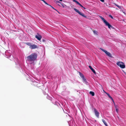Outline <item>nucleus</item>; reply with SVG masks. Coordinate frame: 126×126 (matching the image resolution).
Segmentation results:
<instances>
[{
  "instance_id": "nucleus-16",
  "label": "nucleus",
  "mask_w": 126,
  "mask_h": 126,
  "mask_svg": "<svg viewBox=\"0 0 126 126\" xmlns=\"http://www.w3.org/2000/svg\"><path fill=\"white\" fill-rule=\"evenodd\" d=\"M114 4L116 5L117 7L119 9H121V7L119 6V5L117 4H116V3H114Z\"/></svg>"
},
{
  "instance_id": "nucleus-25",
  "label": "nucleus",
  "mask_w": 126,
  "mask_h": 126,
  "mask_svg": "<svg viewBox=\"0 0 126 126\" xmlns=\"http://www.w3.org/2000/svg\"><path fill=\"white\" fill-rule=\"evenodd\" d=\"M110 98L112 100V101H113V99L112 98V97L110 96Z\"/></svg>"
},
{
  "instance_id": "nucleus-11",
  "label": "nucleus",
  "mask_w": 126,
  "mask_h": 126,
  "mask_svg": "<svg viewBox=\"0 0 126 126\" xmlns=\"http://www.w3.org/2000/svg\"><path fill=\"white\" fill-rule=\"evenodd\" d=\"M93 32L94 34V35H98V33L97 31L95 30H94L93 31Z\"/></svg>"
},
{
  "instance_id": "nucleus-18",
  "label": "nucleus",
  "mask_w": 126,
  "mask_h": 126,
  "mask_svg": "<svg viewBox=\"0 0 126 126\" xmlns=\"http://www.w3.org/2000/svg\"><path fill=\"white\" fill-rule=\"evenodd\" d=\"M61 2L58 1H56V3L58 5V4H60L61 3Z\"/></svg>"
},
{
  "instance_id": "nucleus-22",
  "label": "nucleus",
  "mask_w": 126,
  "mask_h": 126,
  "mask_svg": "<svg viewBox=\"0 0 126 126\" xmlns=\"http://www.w3.org/2000/svg\"><path fill=\"white\" fill-rule=\"evenodd\" d=\"M109 16L112 19H113V17L111 15H109Z\"/></svg>"
},
{
  "instance_id": "nucleus-2",
  "label": "nucleus",
  "mask_w": 126,
  "mask_h": 126,
  "mask_svg": "<svg viewBox=\"0 0 126 126\" xmlns=\"http://www.w3.org/2000/svg\"><path fill=\"white\" fill-rule=\"evenodd\" d=\"M99 17L105 24L106 25L108 26V28L109 29H110L111 28L112 29H114V27L110 24V23L102 17L101 16H100Z\"/></svg>"
},
{
  "instance_id": "nucleus-24",
  "label": "nucleus",
  "mask_w": 126,
  "mask_h": 126,
  "mask_svg": "<svg viewBox=\"0 0 126 126\" xmlns=\"http://www.w3.org/2000/svg\"><path fill=\"white\" fill-rule=\"evenodd\" d=\"M116 112H118V110L116 108Z\"/></svg>"
},
{
  "instance_id": "nucleus-5",
  "label": "nucleus",
  "mask_w": 126,
  "mask_h": 126,
  "mask_svg": "<svg viewBox=\"0 0 126 126\" xmlns=\"http://www.w3.org/2000/svg\"><path fill=\"white\" fill-rule=\"evenodd\" d=\"M74 10L76 12L78 13L79 15H80L81 16H82L86 18L87 17L83 13H81L76 8H74Z\"/></svg>"
},
{
  "instance_id": "nucleus-8",
  "label": "nucleus",
  "mask_w": 126,
  "mask_h": 126,
  "mask_svg": "<svg viewBox=\"0 0 126 126\" xmlns=\"http://www.w3.org/2000/svg\"><path fill=\"white\" fill-rule=\"evenodd\" d=\"M35 37L37 38L38 40H40L42 37L40 35L38 34L37 35H36L35 36Z\"/></svg>"
},
{
  "instance_id": "nucleus-27",
  "label": "nucleus",
  "mask_w": 126,
  "mask_h": 126,
  "mask_svg": "<svg viewBox=\"0 0 126 126\" xmlns=\"http://www.w3.org/2000/svg\"><path fill=\"white\" fill-rule=\"evenodd\" d=\"M102 2H104V0H100Z\"/></svg>"
},
{
  "instance_id": "nucleus-12",
  "label": "nucleus",
  "mask_w": 126,
  "mask_h": 126,
  "mask_svg": "<svg viewBox=\"0 0 126 126\" xmlns=\"http://www.w3.org/2000/svg\"><path fill=\"white\" fill-rule=\"evenodd\" d=\"M102 120L106 126H108L106 122L104 120L102 119Z\"/></svg>"
},
{
  "instance_id": "nucleus-29",
  "label": "nucleus",
  "mask_w": 126,
  "mask_h": 126,
  "mask_svg": "<svg viewBox=\"0 0 126 126\" xmlns=\"http://www.w3.org/2000/svg\"><path fill=\"white\" fill-rule=\"evenodd\" d=\"M59 0L61 1H62V0Z\"/></svg>"
},
{
  "instance_id": "nucleus-7",
  "label": "nucleus",
  "mask_w": 126,
  "mask_h": 126,
  "mask_svg": "<svg viewBox=\"0 0 126 126\" xmlns=\"http://www.w3.org/2000/svg\"><path fill=\"white\" fill-rule=\"evenodd\" d=\"M31 49H33L37 48H38V47L36 45H31V47H29Z\"/></svg>"
},
{
  "instance_id": "nucleus-26",
  "label": "nucleus",
  "mask_w": 126,
  "mask_h": 126,
  "mask_svg": "<svg viewBox=\"0 0 126 126\" xmlns=\"http://www.w3.org/2000/svg\"><path fill=\"white\" fill-rule=\"evenodd\" d=\"M110 98L112 100V101H113V99L112 98V97L110 96Z\"/></svg>"
},
{
  "instance_id": "nucleus-14",
  "label": "nucleus",
  "mask_w": 126,
  "mask_h": 126,
  "mask_svg": "<svg viewBox=\"0 0 126 126\" xmlns=\"http://www.w3.org/2000/svg\"><path fill=\"white\" fill-rule=\"evenodd\" d=\"M89 94L92 96H94V92L92 91H90L89 92Z\"/></svg>"
},
{
  "instance_id": "nucleus-15",
  "label": "nucleus",
  "mask_w": 126,
  "mask_h": 126,
  "mask_svg": "<svg viewBox=\"0 0 126 126\" xmlns=\"http://www.w3.org/2000/svg\"><path fill=\"white\" fill-rule=\"evenodd\" d=\"M26 44L27 45L29 46L30 47H31V43L29 42L26 43Z\"/></svg>"
},
{
  "instance_id": "nucleus-28",
  "label": "nucleus",
  "mask_w": 126,
  "mask_h": 126,
  "mask_svg": "<svg viewBox=\"0 0 126 126\" xmlns=\"http://www.w3.org/2000/svg\"><path fill=\"white\" fill-rule=\"evenodd\" d=\"M56 11H57L59 13V12L57 10H56V9H54Z\"/></svg>"
},
{
  "instance_id": "nucleus-30",
  "label": "nucleus",
  "mask_w": 126,
  "mask_h": 126,
  "mask_svg": "<svg viewBox=\"0 0 126 126\" xmlns=\"http://www.w3.org/2000/svg\"><path fill=\"white\" fill-rule=\"evenodd\" d=\"M113 101V102L114 103V100H113V101Z\"/></svg>"
},
{
  "instance_id": "nucleus-1",
  "label": "nucleus",
  "mask_w": 126,
  "mask_h": 126,
  "mask_svg": "<svg viewBox=\"0 0 126 126\" xmlns=\"http://www.w3.org/2000/svg\"><path fill=\"white\" fill-rule=\"evenodd\" d=\"M37 56V54L36 53H33L27 57V60L31 62L34 61L36 59Z\"/></svg>"
},
{
  "instance_id": "nucleus-6",
  "label": "nucleus",
  "mask_w": 126,
  "mask_h": 126,
  "mask_svg": "<svg viewBox=\"0 0 126 126\" xmlns=\"http://www.w3.org/2000/svg\"><path fill=\"white\" fill-rule=\"evenodd\" d=\"M94 111L95 116L97 118H99V113L98 111L95 108L94 109Z\"/></svg>"
},
{
  "instance_id": "nucleus-13",
  "label": "nucleus",
  "mask_w": 126,
  "mask_h": 126,
  "mask_svg": "<svg viewBox=\"0 0 126 126\" xmlns=\"http://www.w3.org/2000/svg\"><path fill=\"white\" fill-rule=\"evenodd\" d=\"M79 73L80 77L81 78H83V77H84V75L82 73L80 72H79Z\"/></svg>"
},
{
  "instance_id": "nucleus-4",
  "label": "nucleus",
  "mask_w": 126,
  "mask_h": 126,
  "mask_svg": "<svg viewBox=\"0 0 126 126\" xmlns=\"http://www.w3.org/2000/svg\"><path fill=\"white\" fill-rule=\"evenodd\" d=\"M100 49L102 51L104 52L105 53V54L107 55L108 56L111 58H112V56L111 54L109 52H107L106 50H104L102 48H100Z\"/></svg>"
},
{
  "instance_id": "nucleus-19",
  "label": "nucleus",
  "mask_w": 126,
  "mask_h": 126,
  "mask_svg": "<svg viewBox=\"0 0 126 126\" xmlns=\"http://www.w3.org/2000/svg\"><path fill=\"white\" fill-rule=\"evenodd\" d=\"M84 81L85 82L86 81V79L84 78V77H83V78H82Z\"/></svg>"
},
{
  "instance_id": "nucleus-21",
  "label": "nucleus",
  "mask_w": 126,
  "mask_h": 126,
  "mask_svg": "<svg viewBox=\"0 0 126 126\" xmlns=\"http://www.w3.org/2000/svg\"><path fill=\"white\" fill-rule=\"evenodd\" d=\"M106 94L109 98L111 96L108 93H106Z\"/></svg>"
},
{
  "instance_id": "nucleus-23",
  "label": "nucleus",
  "mask_w": 126,
  "mask_h": 126,
  "mask_svg": "<svg viewBox=\"0 0 126 126\" xmlns=\"http://www.w3.org/2000/svg\"><path fill=\"white\" fill-rule=\"evenodd\" d=\"M79 5L81 7H83V6L80 3H79Z\"/></svg>"
},
{
  "instance_id": "nucleus-31",
  "label": "nucleus",
  "mask_w": 126,
  "mask_h": 126,
  "mask_svg": "<svg viewBox=\"0 0 126 126\" xmlns=\"http://www.w3.org/2000/svg\"><path fill=\"white\" fill-rule=\"evenodd\" d=\"M83 8H84V9H85V7H83Z\"/></svg>"
},
{
  "instance_id": "nucleus-3",
  "label": "nucleus",
  "mask_w": 126,
  "mask_h": 126,
  "mask_svg": "<svg viewBox=\"0 0 126 126\" xmlns=\"http://www.w3.org/2000/svg\"><path fill=\"white\" fill-rule=\"evenodd\" d=\"M116 64L118 66H119L121 68H124L125 67V66L124 63L122 62H118L116 63Z\"/></svg>"
},
{
  "instance_id": "nucleus-9",
  "label": "nucleus",
  "mask_w": 126,
  "mask_h": 126,
  "mask_svg": "<svg viewBox=\"0 0 126 126\" xmlns=\"http://www.w3.org/2000/svg\"><path fill=\"white\" fill-rule=\"evenodd\" d=\"M89 67L90 69L95 74L96 73L95 71L93 69L91 66H89Z\"/></svg>"
},
{
  "instance_id": "nucleus-10",
  "label": "nucleus",
  "mask_w": 126,
  "mask_h": 126,
  "mask_svg": "<svg viewBox=\"0 0 126 126\" xmlns=\"http://www.w3.org/2000/svg\"><path fill=\"white\" fill-rule=\"evenodd\" d=\"M58 5L61 7L64 8L65 6H66L63 3H61L60 4H58Z\"/></svg>"
},
{
  "instance_id": "nucleus-17",
  "label": "nucleus",
  "mask_w": 126,
  "mask_h": 126,
  "mask_svg": "<svg viewBox=\"0 0 126 126\" xmlns=\"http://www.w3.org/2000/svg\"><path fill=\"white\" fill-rule=\"evenodd\" d=\"M73 1L75 2L76 3L78 4V5L79 4V3L76 0H73Z\"/></svg>"
},
{
  "instance_id": "nucleus-20",
  "label": "nucleus",
  "mask_w": 126,
  "mask_h": 126,
  "mask_svg": "<svg viewBox=\"0 0 126 126\" xmlns=\"http://www.w3.org/2000/svg\"><path fill=\"white\" fill-rule=\"evenodd\" d=\"M47 5L50 6V7H51L53 9H54V10L55 9L53 7H52V6H51V5L48 4V5Z\"/></svg>"
}]
</instances>
